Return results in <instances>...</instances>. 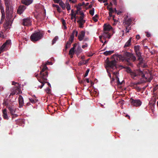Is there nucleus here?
<instances>
[{
  "label": "nucleus",
  "instance_id": "f257e3e1",
  "mask_svg": "<svg viewBox=\"0 0 158 158\" xmlns=\"http://www.w3.org/2000/svg\"><path fill=\"white\" fill-rule=\"evenodd\" d=\"M126 71L130 74L131 77L133 79H136L139 76H141L143 78H145L147 79V77L145 76V74H144L142 71L139 70L132 71L129 67H127Z\"/></svg>",
  "mask_w": 158,
  "mask_h": 158
},
{
  "label": "nucleus",
  "instance_id": "f03ea898",
  "mask_svg": "<svg viewBox=\"0 0 158 158\" xmlns=\"http://www.w3.org/2000/svg\"><path fill=\"white\" fill-rule=\"evenodd\" d=\"M47 67L46 65L44 66V67L40 73V77L39 78H38L39 81L41 83V85L38 86V87L40 89L42 88L44 85V83L46 82L47 80V77L48 76V73L47 72H45V74L43 73L46 70Z\"/></svg>",
  "mask_w": 158,
  "mask_h": 158
},
{
  "label": "nucleus",
  "instance_id": "7ed1b4c3",
  "mask_svg": "<svg viewBox=\"0 0 158 158\" xmlns=\"http://www.w3.org/2000/svg\"><path fill=\"white\" fill-rule=\"evenodd\" d=\"M113 57H114V59H117L118 58H119V59L123 61L126 60L127 62L128 61V60H131L134 61L136 59L134 55L127 52L124 53L123 56L121 55H119L118 56L116 55H113Z\"/></svg>",
  "mask_w": 158,
  "mask_h": 158
},
{
  "label": "nucleus",
  "instance_id": "20e7f679",
  "mask_svg": "<svg viewBox=\"0 0 158 158\" xmlns=\"http://www.w3.org/2000/svg\"><path fill=\"white\" fill-rule=\"evenodd\" d=\"M116 61L115 59L112 57V59L111 61H109L108 60H106V69L107 72L108 73V75L110 77H111L110 73L109 72V70L112 71L111 69H115L116 68Z\"/></svg>",
  "mask_w": 158,
  "mask_h": 158
},
{
  "label": "nucleus",
  "instance_id": "39448f33",
  "mask_svg": "<svg viewBox=\"0 0 158 158\" xmlns=\"http://www.w3.org/2000/svg\"><path fill=\"white\" fill-rule=\"evenodd\" d=\"M134 48L136 53L138 59L139 61V64L143 67H145L147 65L145 64L142 65L143 62V59L142 57L141 54L140 52V46L139 45L135 46Z\"/></svg>",
  "mask_w": 158,
  "mask_h": 158
},
{
  "label": "nucleus",
  "instance_id": "423d86ee",
  "mask_svg": "<svg viewBox=\"0 0 158 158\" xmlns=\"http://www.w3.org/2000/svg\"><path fill=\"white\" fill-rule=\"evenodd\" d=\"M42 33L40 32H35L30 37L31 40L33 41H36L41 39L43 37Z\"/></svg>",
  "mask_w": 158,
  "mask_h": 158
},
{
  "label": "nucleus",
  "instance_id": "0eeeda50",
  "mask_svg": "<svg viewBox=\"0 0 158 158\" xmlns=\"http://www.w3.org/2000/svg\"><path fill=\"white\" fill-rule=\"evenodd\" d=\"M80 16L78 18L77 22L78 23L79 27L80 28H83V25L85 22V20L84 19L85 15L83 12H80Z\"/></svg>",
  "mask_w": 158,
  "mask_h": 158
},
{
  "label": "nucleus",
  "instance_id": "6e6552de",
  "mask_svg": "<svg viewBox=\"0 0 158 158\" xmlns=\"http://www.w3.org/2000/svg\"><path fill=\"white\" fill-rule=\"evenodd\" d=\"M5 4L6 7V12L7 13V19H8L9 21H10L11 20V18L12 17V15L11 13L10 15L8 14V10L9 9V5L10 2L9 0H5Z\"/></svg>",
  "mask_w": 158,
  "mask_h": 158
},
{
  "label": "nucleus",
  "instance_id": "1a4fd4ad",
  "mask_svg": "<svg viewBox=\"0 0 158 158\" xmlns=\"http://www.w3.org/2000/svg\"><path fill=\"white\" fill-rule=\"evenodd\" d=\"M10 44L11 41L10 40L6 41L0 48V53L6 50L7 49V48L10 45Z\"/></svg>",
  "mask_w": 158,
  "mask_h": 158
},
{
  "label": "nucleus",
  "instance_id": "9d476101",
  "mask_svg": "<svg viewBox=\"0 0 158 158\" xmlns=\"http://www.w3.org/2000/svg\"><path fill=\"white\" fill-rule=\"evenodd\" d=\"M111 36V35L110 33L109 32H103L102 35H101L99 36V38L100 39V41L102 43H103L102 40V38H103V39L106 40L105 39L106 38L110 39Z\"/></svg>",
  "mask_w": 158,
  "mask_h": 158
},
{
  "label": "nucleus",
  "instance_id": "9b49d317",
  "mask_svg": "<svg viewBox=\"0 0 158 158\" xmlns=\"http://www.w3.org/2000/svg\"><path fill=\"white\" fill-rule=\"evenodd\" d=\"M131 105L132 106H140L142 104V102L139 100H134L131 99Z\"/></svg>",
  "mask_w": 158,
  "mask_h": 158
},
{
  "label": "nucleus",
  "instance_id": "f8f14e48",
  "mask_svg": "<svg viewBox=\"0 0 158 158\" xmlns=\"http://www.w3.org/2000/svg\"><path fill=\"white\" fill-rule=\"evenodd\" d=\"M0 10H1V12L2 14V17L1 19V20L2 21H3L4 19L5 16L4 7L2 6L1 0H0Z\"/></svg>",
  "mask_w": 158,
  "mask_h": 158
},
{
  "label": "nucleus",
  "instance_id": "ddd939ff",
  "mask_svg": "<svg viewBox=\"0 0 158 158\" xmlns=\"http://www.w3.org/2000/svg\"><path fill=\"white\" fill-rule=\"evenodd\" d=\"M112 28L111 25L109 24H105L103 26V32H109Z\"/></svg>",
  "mask_w": 158,
  "mask_h": 158
},
{
  "label": "nucleus",
  "instance_id": "4468645a",
  "mask_svg": "<svg viewBox=\"0 0 158 158\" xmlns=\"http://www.w3.org/2000/svg\"><path fill=\"white\" fill-rule=\"evenodd\" d=\"M23 24L24 26H30L31 24V22L29 19H24L23 20Z\"/></svg>",
  "mask_w": 158,
  "mask_h": 158
},
{
  "label": "nucleus",
  "instance_id": "2eb2a0df",
  "mask_svg": "<svg viewBox=\"0 0 158 158\" xmlns=\"http://www.w3.org/2000/svg\"><path fill=\"white\" fill-rule=\"evenodd\" d=\"M74 38V37L70 36L69 41L67 42L65 48L66 49H67L69 47L70 45L72 43L73 40Z\"/></svg>",
  "mask_w": 158,
  "mask_h": 158
},
{
  "label": "nucleus",
  "instance_id": "dca6fc26",
  "mask_svg": "<svg viewBox=\"0 0 158 158\" xmlns=\"http://www.w3.org/2000/svg\"><path fill=\"white\" fill-rule=\"evenodd\" d=\"M26 9V7L24 6H20L18 10V13L19 14H21Z\"/></svg>",
  "mask_w": 158,
  "mask_h": 158
},
{
  "label": "nucleus",
  "instance_id": "f3484780",
  "mask_svg": "<svg viewBox=\"0 0 158 158\" xmlns=\"http://www.w3.org/2000/svg\"><path fill=\"white\" fill-rule=\"evenodd\" d=\"M113 73L114 76V77H115V81L116 82V83L117 84L121 85L122 84V82H120L119 81V79L118 77V73L117 72H114Z\"/></svg>",
  "mask_w": 158,
  "mask_h": 158
},
{
  "label": "nucleus",
  "instance_id": "a211bd4d",
  "mask_svg": "<svg viewBox=\"0 0 158 158\" xmlns=\"http://www.w3.org/2000/svg\"><path fill=\"white\" fill-rule=\"evenodd\" d=\"M13 89H15V92L16 93V94H19L21 93V89L20 88V86L18 84Z\"/></svg>",
  "mask_w": 158,
  "mask_h": 158
},
{
  "label": "nucleus",
  "instance_id": "6ab92c4d",
  "mask_svg": "<svg viewBox=\"0 0 158 158\" xmlns=\"http://www.w3.org/2000/svg\"><path fill=\"white\" fill-rule=\"evenodd\" d=\"M33 0H22L21 2L25 5L28 6L33 2Z\"/></svg>",
  "mask_w": 158,
  "mask_h": 158
},
{
  "label": "nucleus",
  "instance_id": "aec40b11",
  "mask_svg": "<svg viewBox=\"0 0 158 158\" xmlns=\"http://www.w3.org/2000/svg\"><path fill=\"white\" fill-rule=\"evenodd\" d=\"M85 34V33L84 31H82L81 32L78 36V39L80 41H82L83 39Z\"/></svg>",
  "mask_w": 158,
  "mask_h": 158
},
{
  "label": "nucleus",
  "instance_id": "412c9836",
  "mask_svg": "<svg viewBox=\"0 0 158 158\" xmlns=\"http://www.w3.org/2000/svg\"><path fill=\"white\" fill-rule=\"evenodd\" d=\"M19 107H22L24 104L23 98L21 95H19Z\"/></svg>",
  "mask_w": 158,
  "mask_h": 158
},
{
  "label": "nucleus",
  "instance_id": "4be33fe9",
  "mask_svg": "<svg viewBox=\"0 0 158 158\" xmlns=\"http://www.w3.org/2000/svg\"><path fill=\"white\" fill-rule=\"evenodd\" d=\"M3 118L5 119H8L9 118L7 115V112L6 109H4L3 110Z\"/></svg>",
  "mask_w": 158,
  "mask_h": 158
},
{
  "label": "nucleus",
  "instance_id": "5701e85b",
  "mask_svg": "<svg viewBox=\"0 0 158 158\" xmlns=\"http://www.w3.org/2000/svg\"><path fill=\"white\" fill-rule=\"evenodd\" d=\"M82 6H81V5L80 4H78V5L76 6L77 9V12L79 15L80 12H82V11H81V10L82 9Z\"/></svg>",
  "mask_w": 158,
  "mask_h": 158
},
{
  "label": "nucleus",
  "instance_id": "b1692460",
  "mask_svg": "<svg viewBox=\"0 0 158 158\" xmlns=\"http://www.w3.org/2000/svg\"><path fill=\"white\" fill-rule=\"evenodd\" d=\"M132 39V37H130L127 42L125 43L124 47L126 48V47H129L131 44V40Z\"/></svg>",
  "mask_w": 158,
  "mask_h": 158
},
{
  "label": "nucleus",
  "instance_id": "393cba45",
  "mask_svg": "<svg viewBox=\"0 0 158 158\" xmlns=\"http://www.w3.org/2000/svg\"><path fill=\"white\" fill-rule=\"evenodd\" d=\"M77 46V44H74L73 47L69 51V55H74V54L75 47Z\"/></svg>",
  "mask_w": 158,
  "mask_h": 158
},
{
  "label": "nucleus",
  "instance_id": "a878e982",
  "mask_svg": "<svg viewBox=\"0 0 158 158\" xmlns=\"http://www.w3.org/2000/svg\"><path fill=\"white\" fill-rule=\"evenodd\" d=\"M71 18L72 20H74V21H76V15L74 13L73 10H72L71 11Z\"/></svg>",
  "mask_w": 158,
  "mask_h": 158
},
{
  "label": "nucleus",
  "instance_id": "bb28decb",
  "mask_svg": "<svg viewBox=\"0 0 158 158\" xmlns=\"http://www.w3.org/2000/svg\"><path fill=\"white\" fill-rule=\"evenodd\" d=\"M65 6L66 8L69 11L70 10L71 6L68 1H66L65 2Z\"/></svg>",
  "mask_w": 158,
  "mask_h": 158
},
{
  "label": "nucleus",
  "instance_id": "cd10ccee",
  "mask_svg": "<svg viewBox=\"0 0 158 158\" xmlns=\"http://www.w3.org/2000/svg\"><path fill=\"white\" fill-rule=\"evenodd\" d=\"M114 52V51L113 50L106 51L104 52L103 54L106 56H108L110 55Z\"/></svg>",
  "mask_w": 158,
  "mask_h": 158
},
{
  "label": "nucleus",
  "instance_id": "c85d7f7f",
  "mask_svg": "<svg viewBox=\"0 0 158 158\" xmlns=\"http://www.w3.org/2000/svg\"><path fill=\"white\" fill-rule=\"evenodd\" d=\"M59 5L63 10H64L66 9L65 3H63L62 1L60 2Z\"/></svg>",
  "mask_w": 158,
  "mask_h": 158
},
{
  "label": "nucleus",
  "instance_id": "c756f323",
  "mask_svg": "<svg viewBox=\"0 0 158 158\" xmlns=\"http://www.w3.org/2000/svg\"><path fill=\"white\" fill-rule=\"evenodd\" d=\"M9 109L10 111L11 114L13 115L14 114V113L15 112L16 109L10 107H9Z\"/></svg>",
  "mask_w": 158,
  "mask_h": 158
},
{
  "label": "nucleus",
  "instance_id": "7c9ffc66",
  "mask_svg": "<svg viewBox=\"0 0 158 158\" xmlns=\"http://www.w3.org/2000/svg\"><path fill=\"white\" fill-rule=\"evenodd\" d=\"M82 51V50L80 46H78L77 50L76 51V53L78 54L81 52Z\"/></svg>",
  "mask_w": 158,
  "mask_h": 158
},
{
  "label": "nucleus",
  "instance_id": "2f4dec72",
  "mask_svg": "<svg viewBox=\"0 0 158 158\" xmlns=\"http://www.w3.org/2000/svg\"><path fill=\"white\" fill-rule=\"evenodd\" d=\"M131 21V20L130 19H128L127 20H126L125 22H124L125 24H127L128 25H129Z\"/></svg>",
  "mask_w": 158,
  "mask_h": 158
},
{
  "label": "nucleus",
  "instance_id": "473e14b6",
  "mask_svg": "<svg viewBox=\"0 0 158 158\" xmlns=\"http://www.w3.org/2000/svg\"><path fill=\"white\" fill-rule=\"evenodd\" d=\"M78 35V32L76 30H74L73 31L72 35L71 36H73L74 37V35L76 36H77Z\"/></svg>",
  "mask_w": 158,
  "mask_h": 158
},
{
  "label": "nucleus",
  "instance_id": "72a5a7b5",
  "mask_svg": "<svg viewBox=\"0 0 158 158\" xmlns=\"http://www.w3.org/2000/svg\"><path fill=\"white\" fill-rule=\"evenodd\" d=\"M58 39V36H55L54 38L53 39L52 42V44H53L55 43L56 41Z\"/></svg>",
  "mask_w": 158,
  "mask_h": 158
},
{
  "label": "nucleus",
  "instance_id": "f704fd0d",
  "mask_svg": "<svg viewBox=\"0 0 158 158\" xmlns=\"http://www.w3.org/2000/svg\"><path fill=\"white\" fill-rule=\"evenodd\" d=\"M94 8H93L92 9L89 11L90 14L92 15H93L94 14Z\"/></svg>",
  "mask_w": 158,
  "mask_h": 158
},
{
  "label": "nucleus",
  "instance_id": "c9c22d12",
  "mask_svg": "<svg viewBox=\"0 0 158 158\" xmlns=\"http://www.w3.org/2000/svg\"><path fill=\"white\" fill-rule=\"evenodd\" d=\"M108 8L109 10V12H110V13H112L115 12V10H113L112 8H109L108 7Z\"/></svg>",
  "mask_w": 158,
  "mask_h": 158
},
{
  "label": "nucleus",
  "instance_id": "e433bc0d",
  "mask_svg": "<svg viewBox=\"0 0 158 158\" xmlns=\"http://www.w3.org/2000/svg\"><path fill=\"white\" fill-rule=\"evenodd\" d=\"M62 23L64 27V28L65 29H66L67 28V27L66 26V23L65 22V20L64 19L62 20Z\"/></svg>",
  "mask_w": 158,
  "mask_h": 158
},
{
  "label": "nucleus",
  "instance_id": "4c0bfd02",
  "mask_svg": "<svg viewBox=\"0 0 158 158\" xmlns=\"http://www.w3.org/2000/svg\"><path fill=\"white\" fill-rule=\"evenodd\" d=\"M62 23L64 27V28L65 29H66L67 28V27L66 26V23L65 22V20L64 19L62 20Z\"/></svg>",
  "mask_w": 158,
  "mask_h": 158
},
{
  "label": "nucleus",
  "instance_id": "58836bf2",
  "mask_svg": "<svg viewBox=\"0 0 158 158\" xmlns=\"http://www.w3.org/2000/svg\"><path fill=\"white\" fill-rule=\"evenodd\" d=\"M45 91L47 93L50 94L51 92V89L49 88H47Z\"/></svg>",
  "mask_w": 158,
  "mask_h": 158
},
{
  "label": "nucleus",
  "instance_id": "ea45409f",
  "mask_svg": "<svg viewBox=\"0 0 158 158\" xmlns=\"http://www.w3.org/2000/svg\"><path fill=\"white\" fill-rule=\"evenodd\" d=\"M15 94H16V93L15 92V89H12V92L10 93L9 97H10L11 95L13 96Z\"/></svg>",
  "mask_w": 158,
  "mask_h": 158
},
{
  "label": "nucleus",
  "instance_id": "a19ab883",
  "mask_svg": "<svg viewBox=\"0 0 158 158\" xmlns=\"http://www.w3.org/2000/svg\"><path fill=\"white\" fill-rule=\"evenodd\" d=\"M89 69H88L87 70L86 72V73L84 75L85 77H86L88 75L89 72Z\"/></svg>",
  "mask_w": 158,
  "mask_h": 158
},
{
  "label": "nucleus",
  "instance_id": "79ce46f5",
  "mask_svg": "<svg viewBox=\"0 0 158 158\" xmlns=\"http://www.w3.org/2000/svg\"><path fill=\"white\" fill-rule=\"evenodd\" d=\"M29 100H30V102L32 103H35V101L32 98H31V99L30 98V99H29Z\"/></svg>",
  "mask_w": 158,
  "mask_h": 158
},
{
  "label": "nucleus",
  "instance_id": "37998d69",
  "mask_svg": "<svg viewBox=\"0 0 158 158\" xmlns=\"http://www.w3.org/2000/svg\"><path fill=\"white\" fill-rule=\"evenodd\" d=\"M56 9H57V11H58V12H59L60 13V12H61V8L59 7V6H58V7H57V8H56Z\"/></svg>",
  "mask_w": 158,
  "mask_h": 158
},
{
  "label": "nucleus",
  "instance_id": "c03bdc74",
  "mask_svg": "<svg viewBox=\"0 0 158 158\" xmlns=\"http://www.w3.org/2000/svg\"><path fill=\"white\" fill-rule=\"evenodd\" d=\"M93 19L95 22H96L98 21L97 18L95 17H93Z\"/></svg>",
  "mask_w": 158,
  "mask_h": 158
},
{
  "label": "nucleus",
  "instance_id": "a18cd8bd",
  "mask_svg": "<svg viewBox=\"0 0 158 158\" xmlns=\"http://www.w3.org/2000/svg\"><path fill=\"white\" fill-rule=\"evenodd\" d=\"M54 2L55 3H60L61 1L60 0H54Z\"/></svg>",
  "mask_w": 158,
  "mask_h": 158
},
{
  "label": "nucleus",
  "instance_id": "49530a36",
  "mask_svg": "<svg viewBox=\"0 0 158 158\" xmlns=\"http://www.w3.org/2000/svg\"><path fill=\"white\" fill-rule=\"evenodd\" d=\"M87 46H88L87 44H85L82 45V48H85L87 47Z\"/></svg>",
  "mask_w": 158,
  "mask_h": 158
},
{
  "label": "nucleus",
  "instance_id": "de8ad7c7",
  "mask_svg": "<svg viewBox=\"0 0 158 158\" xmlns=\"http://www.w3.org/2000/svg\"><path fill=\"white\" fill-rule=\"evenodd\" d=\"M112 13H110V12H109V15L110 16V17L112 16L113 18H114L115 16L114 15H112Z\"/></svg>",
  "mask_w": 158,
  "mask_h": 158
},
{
  "label": "nucleus",
  "instance_id": "09e8293b",
  "mask_svg": "<svg viewBox=\"0 0 158 158\" xmlns=\"http://www.w3.org/2000/svg\"><path fill=\"white\" fill-rule=\"evenodd\" d=\"M140 38V36L139 35H137L136 36V38L137 40H139Z\"/></svg>",
  "mask_w": 158,
  "mask_h": 158
},
{
  "label": "nucleus",
  "instance_id": "8fccbe9b",
  "mask_svg": "<svg viewBox=\"0 0 158 158\" xmlns=\"http://www.w3.org/2000/svg\"><path fill=\"white\" fill-rule=\"evenodd\" d=\"M77 0H73L71 2L73 3H75L76 2Z\"/></svg>",
  "mask_w": 158,
  "mask_h": 158
},
{
  "label": "nucleus",
  "instance_id": "3c124183",
  "mask_svg": "<svg viewBox=\"0 0 158 158\" xmlns=\"http://www.w3.org/2000/svg\"><path fill=\"white\" fill-rule=\"evenodd\" d=\"M114 10H115V12L117 13V14L119 15L121 13V12H117V10H116V8H114Z\"/></svg>",
  "mask_w": 158,
  "mask_h": 158
},
{
  "label": "nucleus",
  "instance_id": "603ef678",
  "mask_svg": "<svg viewBox=\"0 0 158 158\" xmlns=\"http://www.w3.org/2000/svg\"><path fill=\"white\" fill-rule=\"evenodd\" d=\"M83 64H85V63H82V62H79L78 63V65H82Z\"/></svg>",
  "mask_w": 158,
  "mask_h": 158
},
{
  "label": "nucleus",
  "instance_id": "864d4df0",
  "mask_svg": "<svg viewBox=\"0 0 158 158\" xmlns=\"http://www.w3.org/2000/svg\"><path fill=\"white\" fill-rule=\"evenodd\" d=\"M113 2L114 5H116L117 4V2H116V0H112Z\"/></svg>",
  "mask_w": 158,
  "mask_h": 158
},
{
  "label": "nucleus",
  "instance_id": "5fc2aeb1",
  "mask_svg": "<svg viewBox=\"0 0 158 158\" xmlns=\"http://www.w3.org/2000/svg\"><path fill=\"white\" fill-rule=\"evenodd\" d=\"M81 5V6H83L85 5V3L84 2H83L82 3H80Z\"/></svg>",
  "mask_w": 158,
  "mask_h": 158
},
{
  "label": "nucleus",
  "instance_id": "6e6d98bb",
  "mask_svg": "<svg viewBox=\"0 0 158 158\" xmlns=\"http://www.w3.org/2000/svg\"><path fill=\"white\" fill-rule=\"evenodd\" d=\"M53 6L54 7H56V8H57V7H58V6H59L58 5H55V4H53Z\"/></svg>",
  "mask_w": 158,
  "mask_h": 158
},
{
  "label": "nucleus",
  "instance_id": "4d7b16f0",
  "mask_svg": "<svg viewBox=\"0 0 158 158\" xmlns=\"http://www.w3.org/2000/svg\"><path fill=\"white\" fill-rule=\"evenodd\" d=\"M147 36L148 37H149L150 36V34L149 33H147Z\"/></svg>",
  "mask_w": 158,
  "mask_h": 158
},
{
  "label": "nucleus",
  "instance_id": "13d9d810",
  "mask_svg": "<svg viewBox=\"0 0 158 158\" xmlns=\"http://www.w3.org/2000/svg\"><path fill=\"white\" fill-rule=\"evenodd\" d=\"M15 84H16L17 85H18V84H17V83H15V82H14V81H13V82H12V84L13 85H15Z\"/></svg>",
  "mask_w": 158,
  "mask_h": 158
},
{
  "label": "nucleus",
  "instance_id": "bf43d9fd",
  "mask_svg": "<svg viewBox=\"0 0 158 158\" xmlns=\"http://www.w3.org/2000/svg\"><path fill=\"white\" fill-rule=\"evenodd\" d=\"M86 81L87 83L89 82V80L88 79V78L86 79Z\"/></svg>",
  "mask_w": 158,
  "mask_h": 158
},
{
  "label": "nucleus",
  "instance_id": "052dcab7",
  "mask_svg": "<svg viewBox=\"0 0 158 158\" xmlns=\"http://www.w3.org/2000/svg\"><path fill=\"white\" fill-rule=\"evenodd\" d=\"M2 36V33L0 32V37H1Z\"/></svg>",
  "mask_w": 158,
  "mask_h": 158
},
{
  "label": "nucleus",
  "instance_id": "680f3d73",
  "mask_svg": "<svg viewBox=\"0 0 158 158\" xmlns=\"http://www.w3.org/2000/svg\"><path fill=\"white\" fill-rule=\"evenodd\" d=\"M107 1V0H103V2H106Z\"/></svg>",
  "mask_w": 158,
  "mask_h": 158
},
{
  "label": "nucleus",
  "instance_id": "e2e57ef3",
  "mask_svg": "<svg viewBox=\"0 0 158 158\" xmlns=\"http://www.w3.org/2000/svg\"><path fill=\"white\" fill-rule=\"evenodd\" d=\"M89 4V3L88 2L85 5V6H87Z\"/></svg>",
  "mask_w": 158,
  "mask_h": 158
},
{
  "label": "nucleus",
  "instance_id": "0e129e2a",
  "mask_svg": "<svg viewBox=\"0 0 158 158\" xmlns=\"http://www.w3.org/2000/svg\"><path fill=\"white\" fill-rule=\"evenodd\" d=\"M108 3L107 2H106V3H105V4H104V5L105 6H106V5H108Z\"/></svg>",
  "mask_w": 158,
  "mask_h": 158
},
{
  "label": "nucleus",
  "instance_id": "69168bd1",
  "mask_svg": "<svg viewBox=\"0 0 158 158\" xmlns=\"http://www.w3.org/2000/svg\"><path fill=\"white\" fill-rule=\"evenodd\" d=\"M94 17H96L97 18H98V15H96Z\"/></svg>",
  "mask_w": 158,
  "mask_h": 158
},
{
  "label": "nucleus",
  "instance_id": "338daca9",
  "mask_svg": "<svg viewBox=\"0 0 158 158\" xmlns=\"http://www.w3.org/2000/svg\"><path fill=\"white\" fill-rule=\"evenodd\" d=\"M92 7V5H90L89 6V8H91Z\"/></svg>",
  "mask_w": 158,
  "mask_h": 158
},
{
  "label": "nucleus",
  "instance_id": "774afa93",
  "mask_svg": "<svg viewBox=\"0 0 158 158\" xmlns=\"http://www.w3.org/2000/svg\"><path fill=\"white\" fill-rule=\"evenodd\" d=\"M107 42V41L106 40H105L104 41V42L103 43V45H104L105 44H106Z\"/></svg>",
  "mask_w": 158,
  "mask_h": 158
}]
</instances>
